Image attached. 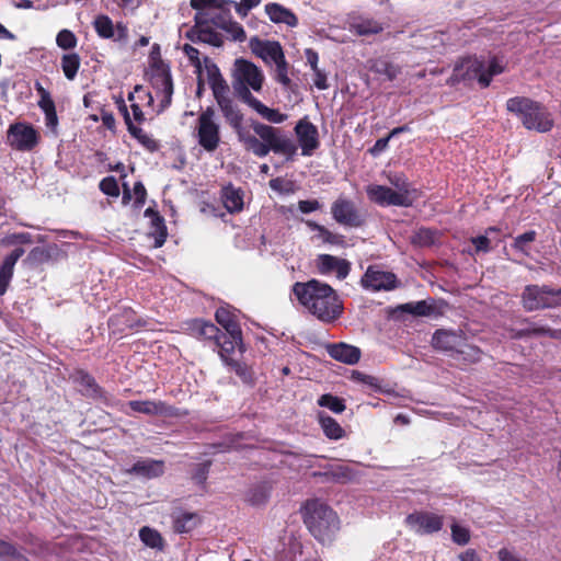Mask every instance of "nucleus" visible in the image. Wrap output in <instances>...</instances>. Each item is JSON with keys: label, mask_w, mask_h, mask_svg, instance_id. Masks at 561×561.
Listing matches in <instances>:
<instances>
[{"label": "nucleus", "mask_w": 561, "mask_h": 561, "mask_svg": "<svg viewBox=\"0 0 561 561\" xmlns=\"http://www.w3.org/2000/svg\"><path fill=\"white\" fill-rule=\"evenodd\" d=\"M293 294L312 316L324 323L334 322L343 313V304L336 291L327 283L312 278L296 282Z\"/></svg>", "instance_id": "f257e3e1"}, {"label": "nucleus", "mask_w": 561, "mask_h": 561, "mask_svg": "<svg viewBox=\"0 0 561 561\" xmlns=\"http://www.w3.org/2000/svg\"><path fill=\"white\" fill-rule=\"evenodd\" d=\"M250 129L240 139L243 148L254 156L263 158L271 151L276 154H284L291 160L297 153V146L282 128L274 127L255 119H250Z\"/></svg>", "instance_id": "f03ea898"}, {"label": "nucleus", "mask_w": 561, "mask_h": 561, "mask_svg": "<svg viewBox=\"0 0 561 561\" xmlns=\"http://www.w3.org/2000/svg\"><path fill=\"white\" fill-rule=\"evenodd\" d=\"M301 514L306 527L321 543L331 542L340 530L337 514L319 499L306 501Z\"/></svg>", "instance_id": "7ed1b4c3"}, {"label": "nucleus", "mask_w": 561, "mask_h": 561, "mask_svg": "<svg viewBox=\"0 0 561 561\" xmlns=\"http://www.w3.org/2000/svg\"><path fill=\"white\" fill-rule=\"evenodd\" d=\"M506 110L522 121L525 128L539 133L550 131L554 125L551 113L540 102L526 96H514L506 101Z\"/></svg>", "instance_id": "20e7f679"}, {"label": "nucleus", "mask_w": 561, "mask_h": 561, "mask_svg": "<svg viewBox=\"0 0 561 561\" xmlns=\"http://www.w3.org/2000/svg\"><path fill=\"white\" fill-rule=\"evenodd\" d=\"M194 136L197 144L207 152H215L221 142L220 125L215 119V111L208 106L196 119Z\"/></svg>", "instance_id": "39448f33"}, {"label": "nucleus", "mask_w": 561, "mask_h": 561, "mask_svg": "<svg viewBox=\"0 0 561 561\" xmlns=\"http://www.w3.org/2000/svg\"><path fill=\"white\" fill-rule=\"evenodd\" d=\"M522 304L527 311L560 307L561 288H552L548 285H527L522 294Z\"/></svg>", "instance_id": "423d86ee"}, {"label": "nucleus", "mask_w": 561, "mask_h": 561, "mask_svg": "<svg viewBox=\"0 0 561 561\" xmlns=\"http://www.w3.org/2000/svg\"><path fill=\"white\" fill-rule=\"evenodd\" d=\"M230 3L228 0H191V7L196 11L194 20H204L221 28L231 18Z\"/></svg>", "instance_id": "0eeeda50"}, {"label": "nucleus", "mask_w": 561, "mask_h": 561, "mask_svg": "<svg viewBox=\"0 0 561 561\" xmlns=\"http://www.w3.org/2000/svg\"><path fill=\"white\" fill-rule=\"evenodd\" d=\"M331 215L336 224L345 228H362L367 222V214L351 198L340 196L331 205Z\"/></svg>", "instance_id": "6e6552de"}, {"label": "nucleus", "mask_w": 561, "mask_h": 561, "mask_svg": "<svg viewBox=\"0 0 561 561\" xmlns=\"http://www.w3.org/2000/svg\"><path fill=\"white\" fill-rule=\"evenodd\" d=\"M9 145L19 151H32L39 142L38 131L27 123H14L9 126Z\"/></svg>", "instance_id": "1a4fd4ad"}, {"label": "nucleus", "mask_w": 561, "mask_h": 561, "mask_svg": "<svg viewBox=\"0 0 561 561\" xmlns=\"http://www.w3.org/2000/svg\"><path fill=\"white\" fill-rule=\"evenodd\" d=\"M483 61L477 58H463L456 62L451 76L446 80V84L455 87L461 82L471 84L474 80L480 84L482 76Z\"/></svg>", "instance_id": "9d476101"}, {"label": "nucleus", "mask_w": 561, "mask_h": 561, "mask_svg": "<svg viewBox=\"0 0 561 561\" xmlns=\"http://www.w3.org/2000/svg\"><path fill=\"white\" fill-rule=\"evenodd\" d=\"M444 519L433 512L415 511L405 517V524L419 535H432L443 529Z\"/></svg>", "instance_id": "9b49d317"}, {"label": "nucleus", "mask_w": 561, "mask_h": 561, "mask_svg": "<svg viewBox=\"0 0 561 561\" xmlns=\"http://www.w3.org/2000/svg\"><path fill=\"white\" fill-rule=\"evenodd\" d=\"M367 196L369 201L379 206H400L411 207L415 201V196H408L404 193H397L392 188L385 185H370L367 187Z\"/></svg>", "instance_id": "f8f14e48"}, {"label": "nucleus", "mask_w": 561, "mask_h": 561, "mask_svg": "<svg viewBox=\"0 0 561 561\" xmlns=\"http://www.w3.org/2000/svg\"><path fill=\"white\" fill-rule=\"evenodd\" d=\"M360 284L371 291H380L397 288L399 280L394 273L383 271L378 265H369L362 276Z\"/></svg>", "instance_id": "ddd939ff"}, {"label": "nucleus", "mask_w": 561, "mask_h": 561, "mask_svg": "<svg viewBox=\"0 0 561 561\" xmlns=\"http://www.w3.org/2000/svg\"><path fill=\"white\" fill-rule=\"evenodd\" d=\"M151 83L154 89L162 93L161 107L170 106L173 95V80L168 65L160 58L158 61L152 62Z\"/></svg>", "instance_id": "4468645a"}, {"label": "nucleus", "mask_w": 561, "mask_h": 561, "mask_svg": "<svg viewBox=\"0 0 561 561\" xmlns=\"http://www.w3.org/2000/svg\"><path fill=\"white\" fill-rule=\"evenodd\" d=\"M128 407L136 413L150 416L180 417L185 414L180 409L161 400H131L128 402Z\"/></svg>", "instance_id": "2eb2a0df"}, {"label": "nucleus", "mask_w": 561, "mask_h": 561, "mask_svg": "<svg viewBox=\"0 0 561 561\" xmlns=\"http://www.w3.org/2000/svg\"><path fill=\"white\" fill-rule=\"evenodd\" d=\"M92 26L96 35L102 39L114 42H126L128 39V27L123 22L113 23L106 14H99L94 18Z\"/></svg>", "instance_id": "dca6fc26"}, {"label": "nucleus", "mask_w": 561, "mask_h": 561, "mask_svg": "<svg viewBox=\"0 0 561 561\" xmlns=\"http://www.w3.org/2000/svg\"><path fill=\"white\" fill-rule=\"evenodd\" d=\"M234 81L250 85L255 92H260L264 82L262 70L252 61L238 58L234 61Z\"/></svg>", "instance_id": "f3484780"}, {"label": "nucleus", "mask_w": 561, "mask_h": 561, "mask_svg": "<svg viewBox=\"0 0 561 561\" xmlns=\"http://www.w3.org/2000/svg\"><path fill=\"white\" fill-rule=\"evenodd\" d=\"M317 273L320 275H332L340 280L345 279L352 268L348 260L342 259L332 254H319L314 260Z\"/></svg>", "instance_id": "a211bd4d"}, {"label": "nucleus", "mask_w": 561, "mask_h": 561, "mask_svg": "<svg viewBox=\"0 0 561 561\" xmlns=\"http://www.w3.org/2000/svg\"><path fill=\"white\" fill-rule=\"evenodd\" d=\"M215 100L226 122L233 129L238 140L240 141V139L249 129L243 126V114L239 110L238 105L233 102V100L229 96V93L216 96Z\"/></svg>", "instance_id": "6ab92c4d"}, {"label": "nucleus", "mask_w": 561, "mask_h": 561, "mask_svg": "<svg viewBox=\"0 0 561 561\" xmlns=\"http://www.w3.org/2000/svg\"><path fill=\"white\" fill-rule=\"evenodd\" d=\"M219 27L207 24L206 21L194 20V25L186 32V37L193 43H204L214 47L224 45V36Z\"/></svg>", "instance_id": "aec40b11"}, {"label": "nucleus", "mask_w": 561, "mask_h": 561, "mask_svg": "<svg viewBox=\"0 0 561 561\" xmlns=\"http://www.w3.org/2000/svg\"><path fill=\"white\" fill-rule=\"evenodd\" d=\"M295 133L301 148L302 156H311L319 148V131L316 125L307 121L300 119L295 126Z\"/></svg>", "instance_id": "412c9836"}, {"label": "nucleus", "mask_w": 561, "mask_h": 561, "mask_svg": "<svg viewBox=\"0 0 561 561\" xmlns=\"http://www.w3.org/2000/svg\"><path fill=\"white\" fill-rule=\"evenodd\" d=\"M465 336L466 334L461 330L437 329L432 336V345L451 358L458 346H461L460 343Z\"/></svg>", "instance_id": "4be33fe9"}, {"label": "nucleus", "mask_w": 561, "mask_h": 561, "mask_svg": "<svg viewBox=\"0 0 561 561\" xmlns=\"http://www.w3.org/2000/svg\"><path fill=\"white\" fill-rule=\"evenodd\" d=\"M445 302L436 301L434 298L420 300L414 302H407L399 306L402 312L412 314L414 317H434L438 318L444 314Z\"/></svg>", "instance_id": "5701e85b"}, {"label": "nucleus", "mask_w": 561, "mask_h": 561, "mask_svg": "<svg viewBox=\"0 0 561 561\" xmlns=\"http://www.w3.org/2000/svg\"><path fill=\"white\" fill-rule=\"evenodd\" d=\"M145 321L137 318L136 312L131 308H124L121 311L113 313L108 320L107 325L113 334H122L126 330L144 327Z\"/></svg>", "instance_id": "b1692460"}, {"label": "nucleus", "mask_w": 561, "mask_h": 561, "mask_svg": "<svg viewBox=\"0 0 561 561\" xmlns=\"http://www.w3.org/2000/svg\"><path fill=\"white\" fill-rule=\"evenodd\" d=\"M311 477L322 482L345 484L354 480L355 471L346 465H325L323 471H313Z\"/></svg>", "instance_id": "393cba45"}, {"label": "nucleus", "mask_w": 561, "mask_h": 561, "mask_svg": "<svg viewBox=\"0 0 561 561\" xmlns=\"http://www.w3.org/2000/svg\"><path fill=\"white\" fill-rule=\"evenodd\" d=\"M250 47L252 53L265 62L273 61L275 64L285 56L282 45L276 41H262L253 37L250 41Z\"/></svg>", "instance_id": "a878e982"}, {"label": "nucleus", "mask_w": 561, "mask_h": 561, "mask_svg": "<svg viewBox=\"0 0 561 561\" xmlns=\"http://www.w3.org/2000/svg\"><path fill=\"white\" fill-rule=\"evenodd\" d=\"M328 355L343 364L355 365L362 357V351L359 347L344 343H329L325 345Z\"/></svg>", "instance_id": "bb28decb"}, {"label": "nucleus", "mask_w": 561, "mask_h": 561, "mask_svg": "<svg viewBox=\"0 0 561 561\" xmlns=\"http://www.w3.org/2000/svg\"><path fill=\"white\" fill-rule=\"evenodd\" d=\"M461 346H458L455 354H453V359L456 365L460 368L467 367L472 364H477L481 360L483 352L482 350L473 344H469L467 342V336L463 337Z\"/></svg>", "instance_id": "cd10ccee"}, {"label": "nucleus", "mask_w": 561, "mask_h": 561, "mask_svg": "<svg viewBox=\"0 0 561 561\" xmlns=\"http://www.w3.org/2000/svg\"><path fill=\"white\" fill-rule=\"evenodd\" d=\"M126 472L146 479L159 478L164 473V461L157 459H141L136 461L131 468L127 469Z\"/></svg>", "instance_id": "c85d7f7f"}, {"label": "nucleus", "mask_w": 561, "mask_h": 561, "mask_svg": "<svg viewBox=\"0 0 561 561\" xmlns=\"http://www.w3.org/2000/svg\"><path fill=\"white\" fill-rule=\"evenodd\" d=\"M187 330L190 333L197 337L207 341L218 342L220 339L221 331L213 322L203 319H194L187 323Z\"/></svg>", "instance_id": "c756f323"}, {"label": "nucleus", "mask_w": 561, "mask_h": 561, "mask_svg": "<svg viewBox=\"0 0 561 561\" xmlns=\"http://www.w3.org/2000/svg\"><path fill=\"white\" fill-rule=\"evenodd\" d=\"M204 64L208 84L213 91L214 98L229 93V85L224 79L218 66L207 56L204 57Z\"/></svg>", "instance_id": "7c9ffc66"}, {"label": "nucleus", "mask_w": 561, "mask_h": 561, "mask_svg": "<svg viewBox=\"0 0 561 561\" xmlns=\"http://www.w3.org/2000/svg\"><path fill=\"white\" fill-rule=\"evenodd\" d=\"M243 191L232 184L224 186L220 192L224 207L229 214H238L243 210Z\"/></svg>", "instance_id": "2f4dec72"}, {"label": "nucleus", "mask_w": 561, "mask_h": 561, "mask_svg": "<svg viewBox=\"0 0 561 561\" xmlns=\"http://www.w3.org/2000/svg\"><path fill=\"white\" fill-rule=\"evenodd\" d=\"M218 348V354L220 358L228 364L230 360H234L231 355L234 353L236 348H239L242 352V332L238 335H230L228 333L221 332L220 339L215 343Z\"/></svg>", "instance_id": "473e14b6"}, {"label": "nucleus", "mask_w": 561, "mask_h": 561, "mask_svg": "<svg viewBox=\"0 0 561 561\" xmlns=\"http://www.w3.org/2000/svg\"><path fill=\"white\" fill-rule=\"evenodd\" d=\"M265 12L270 20L275 24H286L289 27H296L298 25L297 15L284 5L272 2L265 4Z\"/></svg>", "instance_id": "72a5a7b5"}, {"label": "nucleus", "mask_w": 561, "mask_h": 561, "mask_svg": "<svg viewBox=\"0 0 561 561\" xmlns=\"http://www.w3.org/2000/svg\"><path fill=\"white\" fill-rule=\"evenodd\" d=\"M171 517L173 522V530L176 534L190 533L198 523V516L196 513L185 512L181 508L174 510Z\"/></svg>", "instance_id": "f704fd0d"}, {"label": "nucleus", "mask_w": 561, "mask_h": 561, "mask_svg": "<svg viewBox=\"0 0 561 561\" xmlns=\"http://www.w3.org/2000/svg\"><path fill=\"white\" fill-rule=\"evenodd\" d=\"M547 335L551 339H561V330H554L546 325H538V324H530L528 328L511 330V336L513 339H523V337H529V336H541Z\"/></svg>", "instance_id": "c9c22d12"}, {"label": "nucleus", "mask_w": 561, "mask_h": 561, "mask_svg": "<svg viewBox=\"0 0 561 561\" xmlns=\"http://www.w3.org/2000/svg\"><path fill=\"white\" fill-rule=\"evenodd\" d=\"M272 485L268 482H260L252 485L245 493V502L251 506L265 505L271 496Z\"/></svg>", "instance_id": "e433bc0d"}, {"label": "nucleus", "mask_w": 561, "mask_h": 561, "mask_svg": "<svg viewBox=\"0 0 561 561\" xmlns=\"http://www.w3.org/2000/svg\"><path fill=\"white\" fill-rule=\"evenodd\" d=\"M215 319L226 330L225 333L238 335L242 332L237 317L227 308H218L215 312Z\"/></svg>", "instance_id": "4c0bfd02"}, {"label": "nucleus", "mask_w": 561, "mask_h": 561, "mask_svg": "<svg viewBox=\"0 0 561 561\" xmlns=\"http://www.w3.org/2000/svg\"><path fill=\"white\" fill-rule=\"evenodd\" d=\"M319 423L329 439L339 440L345 436V431L339 422L323 412L319 413Z\"/></svg>", "instance_id": "58836bf2"}, {"label": "nucleus", "mask_w": 561, "mask_h": 561, "mask_svg": "<svg viewBox=\"0 0 561 561\" xmlns=\"http://www.w3.org/2000/svg\"><path fill=\"white\" fill-rule=\"evenodd\" d=\"M81 66V58L77 53L64 54L60 58V67L65 77L72 81L78 75Z\"/></svg>", "instance_id": "ea45409f"}, {"label": "nucleus", "mask_w": 561, "mask_h": 561, "mask_svg": "<svg viewBox=\"0 0 561 561\" xmlns=\"http://www.w3.org/2000/svg\"><path fill=\"white\" fill-rule=\"evenodd\" d=\"M140 540L149 548L163 550L164 548V539L161 534L148 526H144L139 530Z\"/></svg>", "instance_id": "a19ab883"}, {"label": "nucleus", "mask_w": 561, "mask_h": 561, "mask_svg": "<svg viewBox=\"0 0 561 561\" xmlns=\"http://www.w3.org/2000/svg\"><path fill=\"white\" fill-rule=\"evenodd\" d=\"M307 226L314 231L319 232V237L322 239L324 243L332 245H343L344 244V236L339 233H333L327 227L316 222L308 220Z\"/></svg>", "instance_id": "79ce46f5"}, {"label": "nucleus", "mask_w": 561, "mask_h": 561, "mask_svg": "<svg viewBox=\"0 0 561 561\" xmlns=\"http://www.w3.org/2000/svg\"><path fill=\"white\" fill-rule=\"evenodd\" d=\"M51 257V249L49 247H35L28 252L24 263L30 266H38L49 262Z\"/></svg>", "instance_id": "37998d69"}, {"label": "nucleus", "mask_w": 561, "mask_h": 561, "mask_svg": "<svg viewBox=\"0 0 561 561\" xmlns=\"http://www.w3.org/2000/svg\"><path fill=\"white\" fill-rule=\"evenodd\" d=\"M537 232L535 230H528L517 237L514 238V241L512 243V248L516 250L517 252L529 256L531 247L530 244L536 240Z\"/></svg>", "instance_id": "c03bdc74"}, {"label": "nucleus", "mask_w": 561, "mask_h": 561, "mask_svg": "<svg viewBox=\"0 0 561 561\" xmlns=\"http://www.w3.org/2000/svg\"><path fill=\"white\" fill-rule=\"evenodd\" d=\"M151 222L152 231L150 236L154 238V248H161L168 238V229L164 222V218L159 214L157 215Z\"/></svg>", "instance_id": "a18cd8bd"}, {"label": "nucleus", "mask_w": 561, "mask_h": 561, "mask_svg": "<svg viewBox=\"0 0 561 561\" xmlns=\"http://www.w3.org/2000/svg\"><path fill=\"white\" fill-rule=\"evenodd\" d=\"M231 369L236 373V375L241 379V381L248 386H254L255 377L253 369L248 366L245 363L238 360H230L227 364Z\"/></svg>", "instance_id": "49530a36"}, {"label": "nucleus", "mask_w": 561, "mask_h": 561, "mask_svg": "<svg viewBox=\"0 0 561 561\" xmlns=\"http://www.w3.org/2000/svg\"><path fill=\"white\" fill-rule=\"evenodd\" d=\"M504 71V67L494 57L490 60L489 66H483L482 76L480 78V88L485 89L491 84L494 76L501 75Z\"/></svg>", "instance_id": "de8ad7c7"}, {"label": "nucleus", "mask_w": 561, "mask_h": 561, "mask_svg": "<svg viewBox=\"0 0 561 561\" xmlns=\"http://www.w3.org/2000/svg\"><path fill=\"white\" fill-rule=\"evenodd\" d=\"M318 404L337 414L344 412L346 409L345 401L342 398L331 393L322 394L318 399Z\"/></svg>", "instance_id": "09e8293b"}, {"label": "nucleus", "mask_w": 561, "mask_h": 561, "mask_svg": "<svg viewBox=\"0 0 561 561\" xmlns=\"http://www.w3.org/2000/svg\"><path fill=\"white\" fill-rule=\"evenodd\" d=\"M250 89H251L250 85H247V84H243V83H239L238 81H233V90H234V93L237 94V96L242 102L248 104L250 107L255 110V107L259 105V103L261 101L252 95Z\"/></svg>", "instance_id": "8fccbe9b"}, {"label": "nucleus", "mask_w": 561, "mask_h": 561, "mask_svg": "<svg viewBox=\"0 0 561 561\" xmlns=\"http://www.w3.org/2000/svg\"><path fill=\"white\" fill-rule=\"evenodd\" d=\"M80 383L85 388L88 393L94 398H102L104 390L100 387L95 378L87 371H80Z\"/></svg>", "instance_id": "3c124183"}, {"label": "nucleus", "mask_w": 561, "mask_h": 561, "mask_svg": "<svg viewBox=\"0 0 561 561\" xmlns=\"http://www.w3.org/2000/svg\"><path fill=\"white\" fill-rule=\"evenodd\" d=\"M220 30L227 32L234 42H244L247 39L243 26L239 22L233 21L232 16L228 18V22H226Z\"/></svg>", "instance_id": "603ef678"}, {"label": "nucleus", "mask_w": 561, "mask_h": 561, "mask_svg": "<svg viewBox=\"0 0 561 561\" xmlns=\"http://www.w3.org/2000/svg\"><path fill=\"white\" fill-rule=\"evenodd\" d=\"M436 239V231L430 228H420L412 237V243L419 247H431Z\"/></svg>", "instance_id": "864d4df0"}, {"label": "nucleus", "mask_w": 561, "mask_h": 561, "mask_svg": "<svg viewBox=\"0 0 561 561\" xmlns=\"http://www.w3.org/2000/svg\"><path fill=\"white\" fill-rule=\"evenodd\" d=\"M56 44L59 48L64 50H70L76 48L78 44V38L72 31L64 28L58 32L56 36Z\"/></svg>", "instance_id": "5fc2aeb1"}, {"label": "nucleus", "mask_w": 561, "mask_h": 561, "mask_svg": "<svg viewBox=\"0 0 561 561\" xmlns=\"http://www.w3.org/2000/svg\"><path fill=\"white\" fill-rule=\"evenodd\" d=\"M373 70L379 75L386 76L390 81L394 80L400 73V68L387 60H377L373 66Z\"/></svg>", "instance_id": "6e6d98bb"}, {"label": "nucleus", "mask_w": 561, "mask_h": 561, "mask_svg": "<svg viewBox=\"0 0 561 561\" xmlns=\"http://www.w3.org/2000/svg\"><path fill=\"white\" fill-rule=\"evenodd\" d=\"M254 111H256L263 118L274 124H280L287 118L286 114L280 113L278 110L270 108L262 102L259 103Z\"/></svg>", "instance_id": "4d7b16f0"}, {"label": "nucleus", "mask_w": 561, "mask_h": 561, "mask_svg": "<svg viewBox=\"0 0 561 561\" xmlns=\"http://www.w3.org/2000/svg\"><path fill=\"white\" fill-rule=\"evenodd\" d=\"M353 30L355 34L364 36V35H373L378 34L382 31L381 25L371 20L362 21L353 25Z\"/></svg>", "instance_id": "13d9d810"}, {"label": "nucleus", "mask_w": 561, "mask_h": 561, "mask_svg": "<svg viewBox=\"0 0 561 561\" xmlns=\"http://www.w3.org/2000/svg\"><path fill=\"white\" fill-rule=\"evenodd\" d=\"M23 540L25 543L35 546L37 548V550L31 551L32 556L42 557L49 552L50 543L48 541H45V540L36 537L33 534L26 535Z\"/></svg>", "instance_id": "bf43d9fd"}, {"label": "nucleus", "mask_w": 561, "mask_h": 561, "mask_svg": "<svg viewBox=\"0 0 561 561\" xmlns=\"http://www.w3.org/2000/svg\"><path fill=\"white\" fill-rule=\"evenodd\" d=\"M275 66H276L275 80L286 88L289 87L291 83V80L288 77L289 65H288L285 56L282 59H279L277 62H275Z\"/></svg>", "instance_id": "052dcab7"}, {"label": "nucleus", "mask_w": 561, "mask_h": 561, "mask_svg": "<svg viewBox=\"0 0 561 561\" xmlns=\"http://www.w3.org/2000/svg\"><path fill=\"white\" fill-rule=\"evenodd\" d=\"M182 50L185 54V56L188 58L191 65L196 69V73L202 75L203 62L199 57V55H201L199 50L190 44H184L182 47Z\"/></svg>", "instance_id": "680f3d73"}, {"label": "nucleus", "mask_w": 561, "mask_h": 561, "mask_svg": "<svg viewBox=\"0 0 561 561\" xmlns=\"http://www.w3.org/2000/svg\"><path fill=\"white\" fill-rule=\"evenodd\" d=\"M100 191L111 197H118L119 196V186L117 183V180L110 175L104 179H102L99 183Z\"/></svg>", "instance_id": "e2e57ef3"}, {"label": "nucleus", "mask_w": 561, "mask_h": 561, "mask_svg": "<svg viewBox=\"0 0 561 561\" xmlns=\"http://www.w3.org/2000/svg\"><path fill=\"white\" fill-rule=\"evenodd\" d=\"M453 541L459 546H465L470 541V530L458 524H453L451 527Z\"/></svg>", "instance_id": "0e129e2a"}, {"label": "nucleus", "mask_w": 561, "mask_h": 561, "mask_svg": "<svg viewBox=\"0 0 561 561\" xmlns=\"http://www.w3.org/2000/svg\"><path fill=\"white\" fill-rule=\"evenodd\" d=\"M390 183L398 188L397 193H404L408 194V196H411L412 193H416V190L410 188V183L402 174H396L393 178H390Z\"/></svg>", "instance_id": "69168bd1"}, {"label": "nucleus", "mask_w": 561, "mask_h": 561, "mask_svg": "<svg viewBox=\"0 0 561 561\" xmlns=\"http://www.w3.org/2000/svg\"><path fill=\"white\" fill-rule=\"evenodd\" d=\"M209 467V461L198 463L192 474V479L198 484H204L208 477Z\"/></svg>", "instance_id": "338daca9"}, {"label": "nucleus", "mask_w": 561, "mask_h": 561, "mask_svg": "<svg viewBox=\"0 0 561 561\" xmlns=\"http://www.w3.org/2000/svg\"><path fill=\"white\" fill-rule=\"evenodd\" d=\"M134 195H135V202L134 205L136 208H140L144 206L147 197V190L142 182L138 181L134 184Z\"/></svg>", "instance_id": "774afa93"}]
</instances>
